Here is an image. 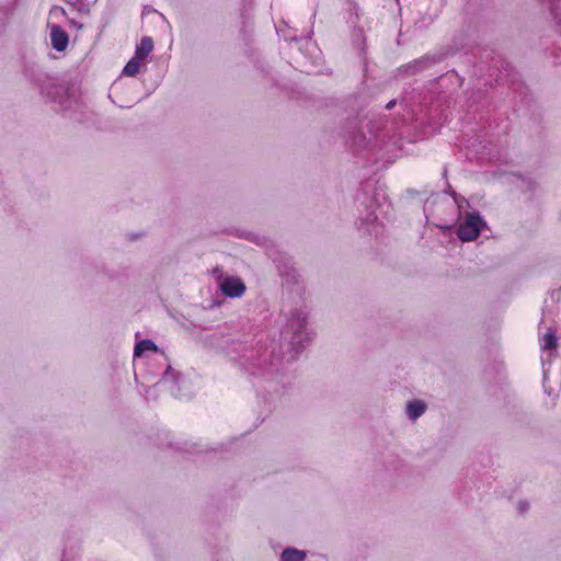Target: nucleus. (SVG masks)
Listing matches in <instances>:
<instances>
[{"label": "nucleus", "instance_id": "1a4fd4ad", "mask_svg": "<svg viewBox=\"0 0 561 561\" xmlns=\"http://www.w3.org/2000/svg\"><path fill=\"white\" fill-rule=\"evenodd\" d=\"M426 410V405L421 400H412L407 404V414L409 419L416 420L419 419Z\"/></svg>", "mask_w": 561, "mask_h": 561}, {"label": "nucleus", "instance_id": "6e6552de", "mask_svg": "<svg viewBox=\"0 0 561 561\" xmlns=\"http://www.w3.org/2000/svg\"><path fill=\"white\" fill-rule=\"evenodd\" d=\"M428 61V58L415 59L412 62L400 67L399 70L404 73L414 75L423 71L427 67Z\"/></svg>", "mask_w": 561, "mask_h": 561}, {"label": "nucleus", "instance_id": "7ed1b4c3", "mask_svg": "<svg viewBox=\"0 0 561 561\" xmlns=\"http://www.w3.org/2000/svg\"><path fill=\"white\" fill-rule=\"evenodd\" d=\"M485 220L483 217L477 213H468L463 219V221L458 226L457 237L462 242H470L477 239L485 226Z\"/></svg>", "mask_w": 561, "mask_h": 561}, {"label": "nucleus", "instance_id": "39448f33", "mask_svg": "<svg viewBox=\"0 0 561 561\" xmlns=\"http://www.w3.org/2000/svg\"><path fill=\"white\" fill-rule=\"evenodd\" d=\"M50 42L56 51H64L69 44L68 33L59 25L50 27Z\"/></svg>", "mask_w": 561, "mask_h": 561}, {"label": "nucleus", "instance_id": "ddd939ff", "mask_svg": "<svg viewBox=\"0 0 561 561\" xmlns=\"http://www.w3.org/2000/svg\"><path fill=\"white\" fill-rule=\"evenodd\" d=\"M541 2H547L549 4L550 13L556 22V25L559 27L561 33V12H560V0H540Z\"/></svg>", "mask_w": 561, "mask_h": 561}, {"label": "nucleus", "instance_id": "6ab92c4d", "mask_svg": "<svg viewBox=\"0 0 561 561\" xmlns=\"http://www.w3.org/2000/svg\"><path fill=\"white\" fill-rule=\"evenodd\" d=\"M447 190H446V193H448L450 196H453V198L455 199L456 203H458V195L455 191H453L450 184L447 185Z\"/></svg>", "mask_w": 561, "mask_h": 561}, {"label": "nucleus", "instance_id": "0eeeda50", "mask_svg": "<svg viewBox=\"0 0 561 561\" xmlns=\"http://www.w3.org/2000/svg\"><path fill=\"white\" fill-rule=\"evenodd\" d=\"M153 50V41L150 36H144L136 47L135 56L138 59H145Z\"/></svg>", "mask_w": 561, "mask_h": 561}, {"label": "nucleus", "instance_id": "a211bd4d", "mask_svg": "<svg viewBox=\"0 0 561 561\" xmlns=\"http://www.w3.org/2000/svg\"><path fill=\"white\" fill-rule=\"evenodd\" d=\"M357 137H359V145H360V146H362V144H366V142H367V139H366V136H365V135H363V134H356V135H354V137H353V139H352V141H353V144H354V145H355V142H356V138H357Z\"/></svg>", "mask_w": 561, "mask_h": 561}, {"label": "nucleus", "instance_id": "f3484780", "mask_svg": "<svg viewBox=\"0 0 561 561\" xmlns=\"http://www.w3.org/2000/svg\"><path fill=\"white\" fill-rule=\"evenodd\" d=\"M529 508V503L527 501H519L518 502V512L525 513Z\"/></svg>", "mask_w": 561, "mask_h": 561}, {"label": "nucleus", "instance_id": "2eb2a0df", "mask_svg": "<svg viewBox=\"0 0 561 561\" xmlns=\"http://www.w3.org/2000/svg\"><path fill=\"white\" fill-rule=\"evenodd\" d=\"M140 60L141 59L136 58V56L129 59L123 69V73L128 77H134L135 75H137L139 72Z\"/></svg>", "mask_w": 561, "mask_h": 561}, {"label": "nucleus", "instance_id": "dca6fc26", "mask_svg": "<svg viewBox=\"0 0 561 561\" xmlns=\"http://www.w3.org/2000/svg\"><path fill=\"white\" fill-rule=\"evenodd\" d=\"M311 33H312V31H310L308 35L300 36V37H298L297 35H294L293 37H290V41L297 43L299 39H307V45H310L311 44V42H310V39H311L310 38V34Z\"/></svg>", "mask_w": 561, "mask_h": 561}, {"label": "nucleus", "instance_id": "aec40b11", "mask_svg": "<svg viewBox=\"0 0 561 561\" xmlns=\"http://www.w3.org/2000/svg\"><path fill=\"white\" fill-rule=\"evenodd\" d=\"M396 103H397V101H396L394 99L390 100V101L387 103L386 108H387V110H391V108H393V107L396 106Z\"/></svg>", "mask_w": 561, "mask_h": 561}, {"label": "nucleus", "instance_id": "f257e3e1", "mask_svg": "<svg viewBox=\"0 0 561 561\" xmlns=\"http://www.w3.org/2000/svg\"><path fill=\"white\" fill-rule=\"evenodd\" d=\"M279 364L280 357L275 354L274 350L268 351L265 345H259L256 357L250 356V362L245 369L254 378L262 377L267 382H271L278 373Z\"/></svg>", "mask_w": 561, "mask_h": 561}, {"label": "nucleus", "instance_id": "412c9836", "mask_svg": "<svg viewBox=\"0 0 561 561\" xmlns=\"http://www.w3.org/2000/svg\"><path fill=\"white\" fill-rule=\"evenodd\" d=\"M41 92H42L43 94H46L47 96H49V95H50V92H45L44 88H42V89H41Z\"/></svg>", "mask_w": 561, "mask_h": 561}, {"label": "nucleus", "instance_id": "9d476101", "mask_svg": "<svg viewBox=\"0 0 561 561\" xmlns=\"http://www.w3.org/2000/svg\"><path fill=\"white\" fill-rule=\"evenodd\" d=\"M541 348L545 351H556L558 337L552 329H549L541 339Z\"/></svg>", "mask_w": 561, "mask_h": 561}, {"label": "nucleus", "instance_id": "4468645a", "mask_svg": "<svg viewBox=\"0 0 561 561\" xmlns=\"http://www.w3.org/2000/svg\"><path fill=\"white\" fill-rule=\"evenodd\" d=\"M378 219V216L375 213V203L370 202L369 205H366V216L360 218L359 228L364 226L374 225Z\"/></svg>", "mask_w": 561, "mask_h": 561}, {"label": "nucleus", "instance_id": "4be33fe9", "mask_svg": "<svg viewBox=\"0 0 561 561\" xmlns=\"http://www.w3.org/2000/svg\"><path fill=\"white\" fill-rule=\"evenodd\" d=\"M138 237H139L138 234H131L130 240L137 239Z\"/></svg>", "mask_w": 561, "mask_h": 561}, {"label": "nucleus", "instance_id": "20e7f679", "mask_svg": "<svg viewBox=\"0 0 561 561\" xmlns=\"http://www.w3.org/2000/svg\"><path fill=\"white\" fill-rule=\"evenodd\" d=\"M245 289V284L240 277L227 276L220 283V290L228 298H239Z\"/></svg>", "mask_w": 561, "mask_h": 561}, {"label": "nucleus", "instance_id": "f03ea898", "mask_svg": "<svg viewBox=\"0 0 561 561\" xmlns=\"http://www.w3.org/2000/svg\"><path fill=\"white\" fill-rule=\"evenodd\" d=\"M284 339L290 335L289 344L298 355L312 340V333L307 331V314L302 310H295L282 331Z\"/></svg>", "mask_w": 561, "mask_h": 561}, {"label": "nucleus", "instance_id": "f8f14e48", "mask_svg": "<svg viewBox=\"0 0 561 561\" xmlns=\"http://www.w3.org/2000/svg\"><path fill=\"white\" fill-rule=\"evenodd\" d=\"M305 558L306 553L295 548L284 549L280 556L282 561H304Z\"/></svg>", "mask_w": 561, "mask_h": 561}, {"label": "nucleus", "instance_id": "423d86ee", "mask_svg": "<svg viewBox=\"0 0 561 561\" xmlns=\"http://www.w3.org/2000/svg\"><path fill=\"white\" fill-rule=\"evenodd\" d=\"M179 378H180V374L169 365L168 368L165 369L161 380L159 381V383H161V385L170 383L171 393L175 398H178V397H180L178 393L179 390H175L174 387L176 386Z\"/></svg>", "mask_w": 561, "mask_h": 561}, {"label": "nucleus", "instance_id": "9b49d317", "mask_svg": "<svg viewBox=\"0 0 561 561\" xmlns=\"http://www.w3.org/2000/svg\"><path fill=\"white\" fill-rule=\"evenodd\" d=\"M157 351L158 346L152 340L145 339L138 342L134 347V356L140 357L146 351Z\"/></svg>", "mask_w": 561, "mask_h": 561}]
</instances>
